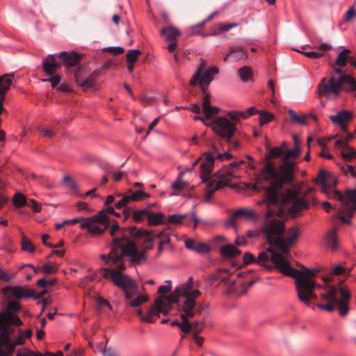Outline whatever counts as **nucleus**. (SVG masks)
Instances as JSON below:
<instances>
[{
    "label": "nucleus",
    "instance_id": "1",
    "mask_svg": "<svg viewBox=\"0 0 356 356\" xmlns=\"http://www.w3.org/2000/svg\"><path fill=\"white\" fill-rule=\"evenodd\" d=\"M301 268L298 270L289 265L285 266L282 270V274L295 279L298 300L307 306H310L312 300L317 299L316 287L322 288L323 291L319 296L325 303H317L316 307L328 312H332L337 308L341 316L347 315L349 312L350 293L347 289L332 284L321 286L314 280L319 272L318 270H310L303 266H301Z\"/></svg>",
    "mask_w": 356,
    "mask_h": 356
},
{
    "label": "nucleus",
    "instance_id": "2",
    "mask_svg": "<svg viewBox=\"0 0 356 356\" xmlns=\"http://www.w3.org/2000/svg\"><path fill=\"white\" fill-rule=\"evenodd\" d=\"M300 154L299 146L288 149L282 158V164L276 167V176L270 179V184L267 186H262L261 179H258L253 186V189L257 191H264L266 194V201L271 204L280 202H292L293 206L290 209L291 213L296 214L302 209H307L308 203L299 197L296 190L287 189L282 191L284 185L292 184L294 179L295 165L291 159H296Z\"/></svg>",
    "mask_w": 356,
    "mask_h": 356
},
{
    "label": "nucleus",
    "instance_id": "3",
    "mask_svg": "<svg viewBox=\"0 0 356 356\" xmlns=\"http://www.w3.org/2000/svg\"><path fill=\"white\" fill-rule=\"evenodd\" d=\"M264 202L268 206V211L265 216L264 222L261 232L265 234L268 243L284 254H290V249L298 241L300 232L298 227H291L287 231V237L284 238L285 225L283 220L275 218L273 216H281L284 210L281 209L282 206L291 204L288 209L289 213L292 217L297 216L304 209H302L298 213L293 214L290 212L293 206L292 202L278 204H270L266 201V194L265 193Z\"/></svg>",
    "mask_w": 356,
    "mask_h": 356
},
{
    "label": "nucleus",
    "instance_id": "4",
    "mask_svg": "<svg viewBox=\"0 0 356 356\" xmlns=\"http://www.w3.org/2000/svg\"><path fill=\"white\" fill-rule=\"evenodd\" d=\"M193 279L189 277L188 281L177 287L170 296L165 298L169 312L172 309V305L177 303L180 312L181 322L177 320L172 321V326H177L184 333L191 332L190 318H193L197 314H200L203 310L201 305H197L195 299L200 296L201 291L193 289Z\"/></svg>",
    "mask_w": 356,
    "mask_h": 356
},
{
    "label": "nucleus",
    "instance_id": "5",
    "mask_svg": "<svg viewBox=\"0 0 356 356\" xmlns=\"http://www.w3.org/2000/svg\"><path fill=\"white\" fill-rule=\"evenodd\" d=\"M109 232L113 238L111 250L108 256L100 255V258L106 264L111 262V265L117 266L120 262H124L123 258L126 256L131 257L133 261L136 262L146 259L145 252L139 251L135 243L127 238L125 231L121 229L117 223L112 225Z\"/></svg>",
    "mask_w": 356,
    "mask_h": 356
},
{
    "label": "nucleus",
    "instance_id": "6",
    "mask_svg": "<svg viewBox=\"0 0 356 356\" xmlns=\"http://www.w3.org/2000/svg\"><path fill=\"white\" fill-rule=\"evenodd\" d=\"M343 67H334V74L328 79L323 78L318 86L319 95L328 98L331 95L339 96L341 90H356V79L343 70Z\"/></svg>",
    "mask_w": 356,
    "mask_h": 356
},
{
    "label": "nucleus",
    "instance_id": "7",
    "mask_svg": "<svg viewBox=\"0 0 356 356\" xmlns=\"http://www.w3.org/2000/svg\"><path fill=\"white\" fill-rule=\"evenodd\" d=\"M125 269L124 262H120L115 268H102L100 272L103 277L110 279L115 286L122 290L126 300H131L137 293L136 282L127 275L122 273Z\"/></svg>",
    "mask_w": 356,
    "mask_h": 356
},
{
    "label": "nucleus",
    "instance_id": "8",
    "mask_svg": "<svg viewBox=\"0 0 356 356\" xmlns=\"http://www.w3.org/2000/svg\"><path fill=\"white\" fill-rule=\"evenodd\" d=\"M125 269L124 262H120L115 268H102L100 272L103 277L110 279L115 286L122 290L126 300H131L137 293L136 282L127 275L122 273Z\"/></svg>",
    "mask_w": 356,
    "mask_h": 356
},
{
    "label": "nucleus",
    "instance_id": "9",
    "mask_svg": "<svg viewBox=\"0 0 356 356\" xmlns=\"http://www.w3.org/2000/svg\"><path fill=\"white\" fill-rule=\"evenodd\" d=\"M289 255L282 252H278L273 248H268L266 251L259 253L257 258V264L270 271L276 268L282 273L283 268L289 266Z\"/></svg>",
    "mask_w": 356,
    "mask_h": 356
},
{
    "label": "nucleus",
    "instance_id": "10",
    "mask_svg": "<svg viewBox=\"0 0 356 356\" xmlns=\"http://www.w3.org/2000/svg\"><path fill=\"white\" fill-rule=\"evenodd\" d=\"M334 199L341 202L338 218L344 224H350V218L356 211V189L347 190L343 195L339 191L333 194Z\"/></svg>",
    "mask_w": 356,
    "mask_h": 356
},
{
    "label": "nucleus",
    "instance_id": "11",
    "mask_svg": "<svg viewBox=\"0 0 356 356\" xmlns=\"http://www.w3.org/2000/svg\"><path fill=\"white\" fill-rule=\"evenodd\" d=\"M288 150L287 143L284 142L280 147H274L265 154V164L261 169V176L263 179L269 181L276 176V166L273 163L272 159L276 158H282Z\"/></svg>",
    "mask_w": 356,
    "mask_h": 356
},
{
    "label": "nucleus",
    "instance_id": "12",
    "mask_svg": "<svg viewBox=\"0 0 356 356\" xmlns=\"http://www.w3.org/2000/svg\"><path fill=\"white\" fill-rule=\"evenodd\" d=\"M229 271L227 269H222L216 275L211 276V282L214 283L216 281L220 280L227 286L228 293L236 296L244 295L248 291V287L241 282L232 280L227 277Z\"/></svg>",
    "mask_w": 356,
    "mask_h": 356
},
{
    "label": "nucleus",
    "instance_id": "13",
    "mask_svg": "<svg viewBox=\"0 0 356 356\" xmlns=\"http://www.w3.org/2000/svg\"><path fill=\"white\" fill-rule=\"evenodd\" d=\"M206 124L211 127L218 136L229 143L232 142V138L237 130L234 123L225 117H218L211 124Z\"/></svg>",
    "mask_w": 356,
    "mask_h": 356
},
{
    "label": "nucleus",
    "instance_id": "14",
    "mask_svg": "<svg viewBox=\"0 0 356 356\" xmlns=\"http://www.w3.org/2000/svg\"><path fill=\"white\" fill-rule=\"evenodd\" d=\"M218 72L219 70L217 67L207 70L204 64H202L191 79L190 84L191 86L199 85L203 95H209V93L207 92L209 85L213 81V75Z\"/></svg>",
    "mask_w": 356,
    "mask_h": 356
},
{
    "label": "nucleus",
    "instance_id": "15",
    "mask_svg": "<svg viewBox=\"0 0 356 356\" xmlns=\"http://www.w3.org/2000/svg\"><path fill=\"white\" fill-rule=\"evenodd\" d=\"M19 309L20 305L15 301H12L8 305L5 310L0 312V332H6L8 326H10V325L17 326L22 325L20 318L13 314V312H17Z\"/></svg>",
    "mask_w": 356,
    "mask_h": 356
},
{
    "label": "nucleus",
    "instance_id": "16",
    "mask_svg": "<svg viewBox=\"0 0 356 356\" xmlns=\"http://www.w3.org/2000/svg\"><path fill=\"white\" fill-rule=\"evenodd\" d=\"M219 147L217 145L212 143L209 151L204 152L202 155V162L200 165V177L203 182L209 180L210 175L212 173L215 160L220 154Z\"/></svg>",
    "mask_w": 356,
    "mask_h": 356
},
{
    "label": "nucleus",
    "instance_id": "17",
    "mask_svg": "<svg viewBox=\"0 0 356 356\" xmlns=\"http://www.w3.org/2000/svg\"><path fill=\"white\" fill-rule=\"evenodd\" d=\"M108 226V218L103 211L92 218L84 219L81 225L82 229H86L92 234H102Z\"/></svg>",
    "mask_w": 356,
    "mask_h": 356
},
{
    "label": "nucleus",
    "instance_id": "18",
    "mask_svg": "<svg viewBox=\"0 0 356 356\" xmlns=\"http://www.w3.org/2000/svg\"><path fill=\"white\" fill-rule=\"evenodd\" d=\"M13 332V329L10 326H8L6 332H0V356H11L17 346L24 343L25 337L23 335H20L14 342H12L10 336Z\"/></svg>",
    "mask_w": 356,
    "mask_h": 356
},
{
    "label": "nucleus",
    "instance_id": "19",
    "mask_svg": "<svg viewBox=\"0 0 356 356\" xmlns=\"http://www.w3.org/2000/svg\"><path fill=\"white\" fill-rule=\"evenodd\" d=\"M166 297L167 296H160L157 298L154 303L149 308L147 314L142 316L141 320L147 323H154L155 321L154 316L155 315L157 316H159L160 314L165 316L168 315L169 313V307H168V306H167V302H165Z\"/></svg>",
    "mask_w": 356,
    "mask_h": 356
},
{
    "label": "nucleus",
    "instance_id": "20",
    "mask_svg": "<svg viewBox=\"0 0 356 356\" xmlns=\"http://www.w3.org/2000/svg\"><path fill=\"white\" fill-rule=\"evenodd\" d=\"M82 75L83 69L81 67H79L74 70V79L76 85L82 88L83 90H86L94 86L95 79V77L98 76V72H93L86 79H83Z\"/></svg>",
    "mask_w": 356,
    "mask_h": 356
},
{
    "label": "nucleus",
    "instance_id": "21",
    "mask_svg": "<svg viewBox=\"0 0 356 356\" xmlns=\"http://www.w3.org/2000/svg\"><path fill=\"white\" fill-rule=\"evenodd\" d=\"M5 292H8L17 299H21L24 297H33L35 299H39L43 296V293H40L35 296V291L30 289H24L22 286H8L3 289Z\"/></svg>",
    "mask_w": 356,
    "mask_h": 356
},
{
    "label": "nucleus",
    "instance_id": "22",
    "mask_svg": "<svg viewBox=\"0 0 356 356\" xmlns=\"http://www.w3.org/2000/svg\"><path fill=\"white\" fill-rule=\"evenodd\" d=\"M58 58V54H49L46 58H43V70L48 76L53 75L54 72L61 67L62 64L56 61V58Z\"/></svg>",
    "mask_w": 356,
    "mask_h": 356
},
{
    "label": "nucleus",
    "instance_id": "23",
    "mask_svg": "<svg viewBox=\"0 0 356 356\" xmlns=\"http://www.w3.org/2000/svg\"><path fill=\"white\" fill-rule=\"evenodd\" d=\"M352 113L347 111H341L335 115L330 117V120L335 124L339 125L343 131H346L347 124L352 120Z\"/></svg>",
    "mask_w": 356,
    "mask_h": 356
},
{
    "label": "nucleus",
    "instance_id": "24",
    "mask_svg": "<svg viewBox=\"0 0 356 356\" xmlns=\"http://www.w3.org/2000/svg\"><path fill=\"white\" fill-rule=\"evenodd\" d=\"M129 234L136 238L145 236L144 245L146 250L152 249L153 247V238H155L154 235L145 229H138L135 227L129 228Z\"/></svg>",
    "mask_w": 356,
    "mask_h": 356
},
{
    "label": "nucleus",
    "instance_id": "25",
    "mask_svg": "<svg viewBox=\"0 0 356 356\" xmlns=\"http://www.w3.org/2000/svg\"><path fill=\"white\" fill-rule=\"evenodd\" d=\"M58 54V58L62 61V65L67 67H73L79 64L80 61V56L76 53L67 51H61Z\"/></svg>",
    "mask_w": 356,
    "mask_h": 356
},
{
    "label": "nucleus",
    "instance_id": "26",
    "mask_svg": "<svg viewBox=\"0 0 356 356\" xmlns=\"http://www.w3.org/2000/svg\"><path fill=\"white\" fill-rule=\"evenodd\" d=\"M229 57H231L233 61H239L248 58V51L241 46H230L229 53L224 58V61H227Z\"/></svg>",
    "mask_w": 356,
    "mask_h": 356
},
{
    "label": "nucleus",
    "instance_id": "27",
    "mask_svg": "<svg viewBox=\"0 0 356 356\" xmlns=\"http://www.w3.org/2000/svg\"><path fill=\"white\" fill-rule=\"evenodd\" d=\"M335 145L342 149L341 155L346 162H350L353 159L356 158V150L348 145L346 141L343 140H337Z\"/></svg>",
    "mask_w": 356,
    "mask_h": 356
},
{
    "label": "nucleus",
    "instance_id": "28",
    "mask_svg": "<svg viewBox=\"0 0 356 356\" xmlns=\"http://www.w3.org/2000/svg\"><path fill=\"white\" fill-rule=\"evenodd\" d=\"M351 51L348 49H345L341 51L337 56L336 65L345 67L346 63L348 62L351 66L356 68V60L349 55Z\"/></svg>",
    "mask_w": 356,
    "mask_h": 356
},
{
    "label": "nucleus",
    "instance_id": "29",
    "mask_svg": "<svg viewBox=\"0 0 356 356\" xmlns=\"http://www.w3.org/2000/svg\"><path fill=\"white\" fill-rule=\"evenodd\" d=\"M317 184H321L323 187H331L337 184V180L334 177L327 172L321 170L315 179Z\"/></svg>",
    "mask_w": 356,
    "mask_h": 356
},
{
    "label": "nucleus",
    "instance_id": "30",
    "mask_svg": "<svg viewBox=\"0 0 356 356\" xmlns=\"http://www.w3.org/2000/svg\"><path fill=\"white\" fill-rule=\"evenodd\" d=\"M184 243L186 248L198 253H207L210 250V248L207 245L203 243H200L192 238H186Z\"/></svg>",
    "mask_w": 356,
    "mask_h": 356
},
{
    "label": "nucleus",
    "instance_id": "31",
    "mask_svg": "<svg viewBox=\"0 0 356 356\" xmlns=\"http://www.w3.org/2000/svg\"><path fill=\"white\" fill-rule=\"evenodd\" d=\"M210 98V94L203 95L202 97V109L207 119L211 118L213 115L218 113L220 111L218 108L211 106Z\"/></svg>",
    "mask_w": 356,
    "mask_h": 356
},
{
    "label": "nucleus",
    "instance_id": "32",
    "mask_svg": "<svg viewBox=\"0 0 356 356\" xmlns=\"http://www.w3.org/2000/svg\"><path fill=\"white\" fill-rule=\"evenodd\" d=\"M127 211H125L126 215L131 214V218L136 222H143L145 218L147 219L149 209L145 208L141 210H135L129 208L127 209Z\"/></svg>",
    "mask_w": 356,
    "mask_h": 356
},
{
    "label": "nucleus",
    "instance_id": "33",
    "mask_svg": "<svg viewBox=\"0 0 356 356\" xmlns=\"http://www.w3.org/2000/svg\"><path fill=\"white\" fill-rule=\"evenodd\" d=\"M161 35L168 41H177L181 35L180 31L175 26H168L161 31Z\"/></svg>",
    "mask_w": 356,
    "mask_h": 356
},
{
    "label": "nucleus",
    "instance_id": "34",
    "mask_svg": "<svg viewBox=\"0 0 356 356\" xmlns=\"http://www.w3.org/2000/svg\"><path fill=\"white\" fill-rule=\"evenodd\" d=\"M148 214L147 220L149 225L157 226L162 224H166L163 213L161 212L154 213L149 209Z\"/></svg>",
    "mask_w": 356,
    "mask_h": 356
},
{
    "label": "nucleus",
    "instance_id": "35",
    "mask_svg": "<svg viewBox=\"0 0 356 356\" xmlns=\"http://www.w3.org/2000/svg\"><path fill=\"white\" fill-rule=\"evenodd\" d=\"M215 182L222 184V188L231 181L233 177L229 172H227L225 169L218 171L215 175Z\"/></svg>",
    "mask_w": 356,
    "mask_h": 356
},
{
    "label": "nucleus",
    "instance_id": "36",
    "mask_svg": "<svg viewBox=\"0 0 356 356\" xmlns=\"http://www.w3.org/2000/svg\"><path fill=\"white\" fill-rule=\"evenodd\" d=\"M220 252L225 257H234L241 253L233 244H227L221 247Z\"/></svg>",
    "mask_w": 356,
    "mask_h": 356
},
{
    "label": "nucleus",
    "instance_id": "37",
    "mask_svg": "<svg viewBox=\"0 0 356 356\" xmlns=\"http://www.w3.org/2000/svg\"><path fill=\"white\" fill-rule=\"evenodd\" d=\"M222 188V184H216L215 180L209 182L205 191V201L209 202L213 197V193Z\"/></svg>",
    "mask_w": 356,
    "mask_h": 356
},
{
    "label": "nucleus",
    "instance_id": "38",
    "mask_svg": "<svg viewBox=\"0 0 356 356\" xmlns=\"http://www.w3.org/2000/svg\"><path fill=\"white\" fill-rule=\"evenodd\" d=\"M238 217H243L250 220H255L257 218L253 210L245 208L236 210L232 215V220Z\"/></svg>",
    "mask_w": 356,
    "mask_h": 356
},
{
    "label": "nucleus",
    "instance_id": "39",
    "mask_svg": "<svg viewBox=\"0 0 356 356\" xmlns=\"http://www.w3.org/2000/svg\"><path fill=\"white\" fill-rule=\"evenodd\" d=\"M17 356H63V353L62 351H58L55 355L50 353H47L43 355L39 352H34L29 349H24L22 350H18Z\"/></svg>",
    "mask_w": 356,
    "mask_h": 356
},
{
    "label": "nucleus",
    "instance_id": "40",
    "mask_svg": "<svg viewBox=\"0 0 356 356\" xmlns=\"http://www.w3.org/2000/svg\"><path fill=\"white\" fill-rule=\"evenodd\" d=\"M326 243L333 250L338 246L337 233L335 229H332L326 234Z\"/></svg>",
    "mask_w": 356,
    "mask_h": 356
},
{
    "label": "nucleus",
    "instance_id": "41",
    "mask_svg": "<svg viewBox=\"0 0 356 356\" xmlns=\"http://www.w3.org/2000/svg\"><path fill=\"white\" fill-rule=\"evenodd\" d=\"M238 73L241 79L243 82L250 80L253 76L252 69L248 66H243L238 70Z\"/></svg>",
    "mask_w": 356,
    "mask_h": 356
},
{
    "label": "nucleus",
    "instance_id": "42",
    "mask_svg": "<svg viewBox=\"0 0 356 356\" xmlns=\"http://www.w3.org/2000/svg\"><path fill=\"white\" fill-rule=\"evenodd\" d=\"M287 113L292 122L299 124H306V118L307 117V115H298L297 113H296L294 111L291 109H289Z\"/></svg>",
    "mask_w": 356,
    "mask_h": 356
},
{
    "label": "nucleus",
    "instance_id": "43",
    "mask_svg": "<svg viewBox=\"0 0 356 356\" xmlns=\"http://www.w3.org/2000/svg\"><path fill=\"white\" fill-rule=\"evenodd\" d=\"M238 26L237 23L232 22L228 24H218V27L213 30V31L210 34L211 35H217L220 34L222 32H226L229 31L232 28L236 27Z\"/></svg>",
    "mask_w": 356,
    "mask_h": 356
},
{
    "label": "nucleus",
    "instance_id": "44",
    "mask_svg": "<svg viewBox=\"0 0 356 356\" xmlns=\"http://www.w3.org/2000/svg\"><path fill=\"white\" fill-rule=\"evenodd\" d=\"M127 195L129 197V202L131 201H139L143 198L149 197L150 196L149 194H147L142 191H137L136 192L130 191Z\"/></svg>",
    "mask_w": 356,
    "mask_h": 356
},
{
    "label": "nucleus",
    "instance_id": "45",
    "mask_svg": "<svg viewBox=\"0 0 356 356\" xmlns=\"http://www.w3.org/2000/svg\"><path fill=\"white\" fill-rule=\"evenodd\" d=\"M191 332L192 334H200L204 330V321H195L193 323H191Z\"/></svg>",
    "mask_w": 356,
    "mask_h": 356
},
{
    "label": "nucleus",
    "instance_id": "46",
    "mask_svg": "<svg viewBox=\"0 0 356 356\" xmlns=\"http://www.w3.org/2000/svg\"><path fill=\"white\" fill-rule=\"evenodd\" d=\"M141 51L139 49H131L127 51V63H135L138 59V56L141 55Z\"/></svg>",
    "mask_w": 356,
    "mask_h": 356
},
{
    "label": "nucleus",
    "instance_id": "47",
    "mask_svg": "<svg viewBox=\"0 0 356 356\" xmlns=\"http://www.w3.org/2000/svg\"><path fill=\"white\" fill-rule=\"evenodd\" d=\"M147 295H139L135 299L132 300V298L129 302V305L132 307H137L141 305L143 303L145 302L148 300Z\"/></svg>",
    "mask_w": 356,
    "mask_h": 356
},
{
    "label": "nucleus",
    "instance_id": "48",
    "mask_svg": "<svg viewBox=\"0 0 356 356\" xmlns=\"http://www.w3.org/2000/svg\"><path fill=\"white\" fill-rule=\"evenodd\" d=\"M13 203L17 207H22L27 204V200L22 193H16L13 197Z\"/></svg>",
    "mask_w": 356,
    "mask_h": 356
},
{
    "label": "nucleus",
    "instance_id": "49",
    "mask_svg": "<svg viewBox=\"0 0 356 356\" xmlns=\"http://www.w3.org/2000/svg\"><path fill=\"white\" fill-rule=\"evenodd\" d=\"M186 217V214L170 215L168 216L167 221H165V222H166V224L167 223L175 224V225L179 224V223L182 222V220L184 219H185Z\"/></svg>",
    "mask_w": 356,
    "mask_h": 356
},
{
    "label": "nucleus",
    "instance_id": "50",
    "mask_svg": "<svg viewBox=\"0 0 356 356\" xmlns=\"http://www.w3.org/2000/svg\"><path fill=\"white\" fill-rule=\"evenodd\" d=\"M273 119V115L267 111H261L259 113V123L260 125L266 124Z\"/></svg>",
    "mask_w": 356,
    "mask_h": 356
},
{
    "label": "nucleus",
    "instance_id": "51",
    "mask_svg": "<svg viewBox=\"0 0 356 356\" xmlns=\"http://www.w3.org/2000/svg\"><path fill=\"white\" fill-rule=\"evenodd\" d=\"M341 171L345 175H348V173L351 175L352 177H356V168L353 165L346 164L341 167Z\"/></svg>",
    "mask_w": 356,
    "mask_h": 356
},
{
    "label": "nucleus",
    "instance_id": "52",
    "mask_svg": "<svg viewBox=\"0 0 356 356\" xmlns=\"http://www.w3.org/2000/svg\"><path fill=\"white\" fill-rule=\"evenodd\" d=\"M22 248L23 250L33 252L35 250V247L31 241L26 238H23L22 241Z\"/></svg>",
    "mask_w": 356,
    "mask_h": 356
},
{
    "label": "nucleus",
    "instance_id": "53",
    "mask_svg": "<svg viewBox=\"0 0 356 356\" xmlns=\"http://www.w3.org/2000/svg\"><path fill=\"white\" fill-rule=\"evenodd\" d=\"M241 113L242 112L231 111L227 113V118H228L230 122L234 123L236 126V124L239 122L240 118H241Z\"/></svg>",
    "mask_w": 356,
    "mask_h": 356
},
{
    "label": "nucleus",
    "instance_id": "54",
    "mask_svg": "<svg viewBox=\"0 0 356 356\" xmlns=\"http://www.w3.org/2000/svg\"><path fill=\"white\" fill-rule=\"evenodd\" d=\"M154 236L160 240L159 243L161 244L165 245L169 243L170 241L169 234L165 233L164 231L154 234Z\"/></svg>",
    "mask_w": 356,
    "mask_h": 356
},
{
    "label": "nucleus",
    "instance_id": "55",
    "mask_svg": "<svg viewBox=\"0 0 356 356\" xmlns=\"http://www.w3.org/2000/svg\"><path fill=\"white\" fill-rule=\"evenodd\" d=\"M243 261L245 264H257V258L250 252H245L243 255Z\"/></svg>",
    "mask_w": 356,
    "mask_h": 356
},
{
    "label": "nucleus",
    "instance_id": "56",
    "mask_svg": "<svg viewBox=\"0 0 356 356\" xmlns=\"http://www.w3.org/2000/svg\"><path fill=\"white\" fill-rule=\"evenodd\" d=\"M38 131L43 134L44 136L51 138L55 135V132L49 128L44 127H38Z\"/></svg>",
    "mask_w": 356,
    "mask_h": 356
},
{
    "label": "nucleus",
    "instance_id": "57",
    "mask_svg": "<svg viewBox=\"0 0 356 356\" xmlns=\"http://www.w3.org/2000/svg\"><path fill=\"white\" fill-rule=\"evenodd\" d=\"M104 50L115 55L122 54L124 51V48L121 47H109L105 48Z\"/></svg>",
    "mask_w": 356,
    "mask_h": 356
},
{
    "label": "nucleus",
    "instance_id": "58",
    "mask_svg": "<svg viewBox=\"0 0 356 356\" xmlns=\"http://www.w3.org/2000/svg\"><path fill=\"white\" fill-rule=\"evenodd\" d=\"M26 205L31 207L35 212H39L41 210V204L34 200H31L29 202L27 201V204Z\"/></svg>",
    "mask_w": 356,
    "mask_h": 356
},
{
    "label": "nucleus",
    "instance_id": "59",
    "mask_svg": "<svg viewBox=\"0 0 356 356\" xmlns=\"http://www.w3.org/2000/svg\"><path fill=\"white\" fill-rule=\"evenodd\" d=\"M302 54H304L305 56L312 58V59H316L319 58L323 56V53L318 52V51H302Z\"/></svg>",
    "mask_w": 356,
    "mask_h": 356
},
{
    "label": "nucleus",
    "instance_id": "60",
    "mask_svg": "<svg viewBox=\"0 0 356 356\" xmlns=\"http://www.w3.org/2000/svg\"><path fill=\"white\" fill-rule=\"evenodd\" d=\"M168 282L169 283L168 285H162L159 288L158 293L161 294V296H166L165 294L170 292V291L171 290L170 281H168ZM170 296V295H169L168 296Z\"/></svg>",
    "mask_w": 356,
    "mask_h": 356
},
{
    "label": "nucleus",
    "instance_id": "61",
    "mask_svg": "<svg viewBox=\"0 0 356 356\" xmlns=\"http://www.w3.org/2000/svg\"><path fill=\"white\" fill-rule=\"evenodd\" d=\"M42 270L46 273H54L56 272L57 268L56 266H52L49 264H45L42 267Z\"/></svg>",
    "mask_w": 356,
    "mask_h": 356
},
{
    "label": "nucleus",
    "instance_id": "62",
    "mask_svg": "<svg viewBox=\"0 0 356 356\" xmlns=\"http://www.w3.org/2000/svg\"><path fill=\"white\" fill-rule=\"evenodd\" d=\"M187 186V184L181 180H177L172 185V188L174 190H182Z\"/></svg>",
    "mask_w": 356,
    "mask_h": 356
},
{
    "label": "nucleus",
    "instance_id": "63",
    "mask_svg": "<svg viewBox=\"0 0 356 356\" xmlns=\"http://www.w3.org/2000/svg\"><path fill=\"white\" fill-rule=\"evenodd\" d=\"M51 77L45 79L47 81H50L51 85L53 88H55L58 85L60 81V78L58 75H51Z\"/></svg>",
    "mask_w": 356,
    "mask_h": 356
},
{
    "label": "nucleus",
    "instance_id": "64",
    "mask_svg": "<svg viewBox=\"0 0 356 356\" xmlns=\"http://www.w3.org/2000/svg\"><path fill=\"white\" fill-rule=\"evenodd\" d=\"M128 203H129V197L126 195L121 200H120L118 202L115 203V207L118 209H121L125 207Z\"/></svg>",
    "mask_w": 356,
    "mask_h": 356
}]
</instances>
